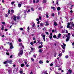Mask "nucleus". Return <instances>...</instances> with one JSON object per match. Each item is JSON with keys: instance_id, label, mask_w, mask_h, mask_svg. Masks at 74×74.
Here are the masks:
<instances>
[{"instance_id": "45", "label": "nucleus", "mask_w": 74, "mask_h": 74, "mask_svg": "<svg viewBox=\"0 0 74 74\" xmlns=\"http://www.w3.org/2000/svg\"><path fill=\"white\" fill-rule=\"evenodd\" d=\"M46 28L45 27H44L43 29V30H44V31L45 30H46Z\"/></svg>"}, {"instance_id": "62", "label": "nucleus", "mask_w": 74, "mask_h": 74, "mask_svg": "<svg viewBox=\"0 0 74 74\" xmlns=\"http://www.w3.org/2000/svg\"><path fill=\"white\" fill-rule=\"evenodd\" d=\"M32 26H33V27H34V26H35V24H34Z\"/></svg>"}, {"instance_id": "5", "label": "nucleus", "mask_w": 74, "mask_h": 74, "mask_svg": "<svg viewBox=\"0 0 74 74\" xmlns=\"http://www.w3.org/2000/svg\"><path fill=\"white\" fill-rule=\"evenodd\" d=\"M23 4L22 3V2H20L18 4V6L19 8L21 7V6H22V5Z\"/></svg>"}, {"instance_id": "53", "label": "nucleus", "mask_w": 74, "mask_h": 74, "mask_svg": "<svg viewBox=\"0 0 74 74\" xmlns=\"http://www.w3.org/2000/svg\"><path fill=\"white\" fill-rule=\"evenodd\" d=\"M46 18H49V16H48V14H46Z\"/></svg>"}, {"instance_id": "36", "label": "nucleus", "mask_w": 74, "mask_h": 74, "mask_svg": "<svg viewBox=\"0 0 74 74\" xmlns=\"http://www.w3.org/2000/svg\"><path fill=\"white\" fill-rule=\"evenodd\" d=\"M39 1H40V0H37L36 1V3H38Z\"/></svg>"}, {"instance_id": "52", "label": "nucleus", "mask_w": 74, "mask_h": 74, "mask_svg": "<svg viewBox=\"0 0 74 74\" xmlns=\"http://www.w3.org/2000/svg\"><path fill=\"white\" fill-rule=\"evenodd\" d=\"M30 12V9H29L27 11V12Z\"/></svg>"}, {"instance_id": "56", "label": "nucleus", "mask_w": 74, "mask_h": 74, "mask_svg": "<svg viewBox=\"0 0 74 74\" xmlns=\"http://www.w3.org/2000/svg\"><path fill=\"white\" fill-rule=\"evenodd\" d=\"M64 32H65L64 31H63V30L62 31V33H64Z\"/></svg>"}, {"instance_id": "35", "label": "nucleus", "mask_w": 74, "mask_h": 74, "mask_svg": "<svg viewBox=\"0 0 74 74\" xmlns=\"http://www.w3.org/2000/svg\"><path fill=\"white\" fill-rule=\"evenodd\" d=\"M5 17H8V15H7V14H5Z\"/></svg>"}, {"instance_id": "40", "label": "nucleus", "mask_w": 74, "mask_h": 74, "mask_svg": "<svg viewBox=\"0 0 74 74\" xmlns=\"http://www.w3.org/2000/svg\"><path fill=\"white\" fill-rule=\"evenodd\" d=\"M17 19H20V16H18L17 17Z\"/></svg>"}, {"instance_id": "8", "label": "nucleus", "mask_w": 74, "mask_h": 74, "mask_svg": "<svg viewBox=\"0 0 74 74\" xmlns=\"http://www.w3.org/2000/svg\"><path fill=\"white\" fill-rule=\"evenodd\" d=\"M70 23H68L67 25L66 26V27L68 28H70Z\"/></svg>"}, {"instance_id": "12", "label": "nucleus", "mask_w": 74, "mask_h": 74, "mask_svg": "<svg viewBox=\"0 0 74 74\" xmlns=\"http://www.w3.org/2000/svg\"><path fill=\"white\" fill-rule=\"evenodd\" d=\"M13 20L14 21H16V16H14Z\"/></svg>"}, {"instance_id": "22", "label": "nucleus", "mask_w": 74, "mask_h": 74, "mask_svg": "<svg viewBox=\"0 0 74 74\" xmlns=\"http://www.w3.org/2000/svg\"><path fill=\"white\" fill-rule=\"evenodd\" d=\"M39 63L40 64H42L43 63V62H42V61L41 60H40L39 61Z\"/></svg>"}, {"instance_id": "25", "label": "nucleus", "mask_w": 74, "mask_h": 74, "mask_svg": "<svg viewBox=\"0 0 74 74\" xmlns=\"http://www.w3.org/2000/svg\"><path fill=\"white\" fill-rule=\"evenodd\" d=\"M15 3V2L13 1V2H12L11 3V4H12V5H13Z\"/></svg>"}, {"instance_id": "29", "label": "nucleus", "mask_w": 74, "mask_h": 74, "mask_svg": "<svg viewBox=\"0 0 74 74\" xmlns=\"http://www.w3.org/2000/svg\"><path fill=\"white\" fill-rule=\"evenodd\" d=\"M42 48V47L41 46H39L38 47V49H40V48Z\"/></svg>"}, {"instance_id": "15", "label": "nucleus", "mask_w": 74, "mask_h": 74, "mask_svg": "<svg viewBox=\"0 0 74 74\" xmlns=\"http://www.w3.org/2000/svg\"><path fill=\"white\" fill-rule=\"evenodd\" d=\"M61 37V34H59L58 36V38H60Z\"/></svg>"}, {"instance_id": "14", "label": "nucleus", "mask_w": 74, "mask_h": 74, "mask_svg": "<svg viewBox=\"0 0 74 74\" xmlns=\"http://www.w3.org/2000/svg\"><path fill=\"white\" fill-rule=\"evenodd\" d=\"M68 71L70 74H71V73H72V71H71V70L69 69L68 70Z\"/></svg>"}, {"instance_id": "51", "label": "nucleus", "mask_w": 74, "mask_h": 74, "mask_svg": "<svg viewBox=\"0 0 74 74\" xmlns=\"http://www.w3.org/2000/svg\"><path fill=\"white\" fill-rule=\"evenodd\" d=\"M52 33H54L55 32V31L53 29L52 30Z\"/></svg>"}, {"instance_id": "61", "label": "nucleus", "mask_w": 74, "mask_h": 74, "mask_svg": "<svg viewBox=\"0 0 74 74\" xmlns=\"http://www.w3.org/2000/svg\"><path fill=\"white\" fill-rule=\"evenodd\" d=\"M44 74H48V73H47V71H45V72L44 73Z\"/></svg>"}, {"instance_id": "48", "label": "nucleus", "mask_w": 74, "mask_h": 74, "mask_svg": "<svg viewBox=\"0 0 74 74\" xmlns=\"http://www.w3.org/2000/svg\"><path fill=\"white\" fill-rule=\"evenodd\" d=\"M23 30V29L22 28H20V30L22 31Z\"/></svg>"}, {"instance_id": "46", "label": "nucleus", "mask_w": 74, "mask_h": 74, "mask_svg": "<svg viewBox=\"0 0 74 74\" xmlns=\"http://www.w3.org/2000/svg\"><path fill=\"white\" fill-rule=\"evenodd\" d=\"M39 18L40 19V20H41V16H39Z\"/></svg>"}, {"instance_id": "13", "label": "nucleus", "mask_w": 74, "mask_h": 74, "mask_svg": "<svg viewBox=\"0 0 74 74\" xmlns=\"http://www.w3.org/2000/svg\"><path fill=\"white\" fill-rule=\"evenodd\" d=\"M61 8H60V7H58L57 8V11H60V10H61Z\"/></svg>"}, {"instance_id": "47", "label": "nucleus", "mask_w": 74, "mask_h": 74, "mask_svg": "<svg viewBox=\"0 0 74 74\" xmlns=\"http://www.w3.org/2000/svg\"><path fill=\"white\" fill-rule=\"evenodd\" d=\"M49 38H50V39H52V36H49Z\"/></svg>"}, {"instance_id": "43", "label": "nucleus", "mask_w": 74, "mask_h": 74, "mask_svg": "<svg viewBox=\"0 0 74 74\" xmlns=\"http://www.w3.org/2000/svg\"><path fill=\"white\" fill-rule=\"evenodd\" d=\"M31 10L32 11H34V9L33 8H31Z\"/></svg>"}, {"instance_id": "26", "label": "nucleus", "mask_w": 74, "mask_h": 74, "mask_svg": "<svg viewBox=\"0 0 74 74\" xmlns=\"http://www.w3.org/2000/svg\"><path fill=\"white\" fill-rule=\"evenodd\" d=\"M56 2H57L56 3V4L57 5H59V3H58V1L57 0L56 1Z\"/></svg>"}, {"instance_id": "58", "label": "nucleus", "mask_w": 74, "mask_h": 74, "mask_svg": "<svg viewBox=\"0 0 74 74\" xmlns=\"http://www.w3.org/2000/svg\"><path fill=\"white\" fill-rule=\"evenodd\" d=\"M31 48L32 51H33V50H34V49H33V48H32V47H31Z\"/></svg>"}, {"instance_id": "50", "label": "nucleus", "mask_w": 74, "mask_h": 74, "mask_svg": "<svg viewBox=\"0 0 74 74\" xmlns=\"http://www.w3.org/2000/svg\"><path fill=\"white\" fill-rule=\"evenodd\" d=\"M2 24H3V25H5V22H2Z\"/></svg>"}, {"instance_id": "44", "label": "nucleus", "mask_w": 74, "mask_h": 74, "mask_svg": "<svg viewBox=\"0 0 74 74\" xmlns=\"http://www.w3.org/2000/svg\"><path fill=\"white\" fill-rule=\"evenodd\" d=\"M51 16H55V14L53 13L51 15Z\"/></svg>"}, {"instance_id": "18", "label": "nucleus", "mask_w": 74, "mask_h": 74, "mask_svg": "<svg viewBox=\"0 0 74 74\" xmlns=\"http://www.w3.org/2000/svg\"><path fill=\"white\" fill-rule=\"evenodd\" d=\"M19 73L20 74H22V73H23V70L21 69L19 71Z\"/></svg>"}, {"instance_id": "7", "label": "nucleus", "mask_w": 74, "mask_h": 74, "mask_svg": "<svg viewBox=\"0 0 74 74\" xmlns=\"http://www.w3.org/2000/svg\"><path fill=\"white\" fill-rule=\"evenodd\" d=\"M10 48L11 49H12L14 48V46L12 45V43H10Z\"/></svg>"}, {"instance_id": "16", "label": "nucleus", "mask_w": 74, "mask_h": 74, "mask_svg": "<svg viewBox=\"0 0 74 74\" xmlns=\"http://www.w3.org/2000/svg\"><path fill=\"white\" fill-rule=\"evenodd\" d=\"M43 25H44V24L42 23H40V26H41V27H42Z\"/></svg>"}, {"instance_id": "32", "label": "nucleus", "mask_w": 74, "mask_h": 74, "mask_svg": "<svg viewBox=\"0 0 74 74\" xmlns=\"http://www.w3.org/2000/svg\"><path fill=\"white\" fill-rule=\"evenodd\" d=\"M54 57H56V54H57L55 52V53H54Z\"/></svg>"}, {"instance_id": "11", "label": "nucleus", "mask_w": 74, "mask_h": 74, "mask_svg": "<svg viewBox=\"0 0 74 74\" xmlns=\"http://www.w3.org/2000/svg\"><path fill=\"white\" fill-rule=\"evenodd\" d=\"M8 72L9 73V74H12V71L10 70H9L8 71Z\"/></svg>"}, {"instance_id": "1", "label": "nucleus", "mask_w": 74, "mask_h": 74, "mask_svg": "<svg viewBox=\"0 0 74 74\" xmlns=\"http://www.w3.org/2000/svg\"><path fill=\"white\" fill-rule=\"evenodd\" d=\"M18 51H20V52L18 53V56H19L20 57H21L22 55L23 54V50H22V49H21L20 50H19Z\"/></svg>"}, {"instance_id": "23", "label": "nucleus", "mask_w": 74, "mask_h": 74, "mask_svg": "<svg viewBox=\"0 0 74 74\" xmlns=\"http://www.w3.org/2000/svg\"><path fill=\"white\" fill-rule=\"evenodd\" d=\"M1 30H4V25H2V27L1 28Z\"/></svg>"}, {"instance_id": "24", "label": "nucleus", "mask_w": 74, "mask_h": 74, "mask_svg": "<svg viewBox=\"0 0 74 74\" xmlns=\"http://www.w3.org/2000/svg\"><path fill=\"white\" fill-rule=\"evenodd\" d=\"M71 23L72 24V25H71L72 26H73V27H74V23L73 24V22H71Z\"/></svg>"}, {"instance_id": "9", "label": "nucleus", "mask_w": 74, "mask_h": 74, "mask_svg": "<svg viewBox=\"0 0 74 74\" xmlns=\"http://www.w3.org/2000/svg\"><path fill=\"white\" fill-rule=\"evenodd\" d=\"M60 53H59L58 56L59 57H60L62 56V53L61 51L60 52Z\"/></svg>"}, {"instance_id": "59", "label": "nucleus", "mask_w": 74, "mask_h": 74, "mask_svg": "<svg viewBox=\"0 0 74 74\" xmlns=\"http://www.w3.org/2000/svg\"><path fill=\"white\" fill-rule=\"evenodd\" d=\"M6 54L7 55H9V53H6Z\"/></svg>"}, {"instance_id": "42", "label": "nucleus", "mask_w": 74, "mask_h": 74, "mask_svg": "<svg viewBox=\"0 0 74 74\" xmlns=\"http://www.w3.org/2000/svg\"><path fill=\"white\" fill-rule=\"evenodd\" d=\"M19 46H22V43H21L19 44Z\"/></svg>"}, {"instance_id": "41", "label": "nucleus", "mask_w": 74, "mask_h": 74, "mask_svg": "<svg viewBox=\"0 0 74 74\" xmlns=\"http://www.w3.org/2000/svg\"><path fill=\"white\" fill-rule=\"evenodd\" d=\"M25 55L26 56H28V54L27 53H26L25 54Z\"/></svg>"}, {"instance_id": "19", "label": "nucleus", "mask_w": 74, "mask_h": 74, "mask_svg": "<svg viewBox=\"0 0 74 74\" xmlns=\"http://www.w3.org/2000/svg\"><path fill=\"white\" fill-rule=\"evenodd\" d=\"M54 25L55 26H57V25H58V24L56 23V22H54Z\"/></svg>"}, {"instance_id": "55", "label": "nucleus", "mask_w": 74, "mask_h": 74, "mask_svg": "<svg viewBox=\"0 0 74 74\" xmlns=\"http://www.w3.org/2000/svg\"><path fill=\"white\" fill-rule=\"evenodd\" d=\"M53 38H56V36H55V35H54L53 36Z\"/></svg>"}, {"instance_id": "31", "label": "nucleus", "mask_w": 74, "mask_h": 74, "mask_svg": "<svg viewBox=\"0 0 74 74\" xmlns=\"http://www.w3.org/2000/svg\"><path fill=\"white\" fill-rule=\"evenodd\" d=\"M70 29H71L72 30L73 29V27H72V26L71 25V27H70Z\"/></svg>"}, {"instance_id": "54", "label": "nucleus", "mask_w": 74, "mask_h": 74, "mask_svg": "<svg viewBox=\"0 0 74 74\" xmlns=\"http://www.w3.org/2000/svg\"><path fill=\"white\" fill-rule=\"evenodd\" d=\"M53 66V64L51 63L50 64V66L51 67H52Z\"/></svg>"}, {"instance_id": "4", "label": "nucleus", "mask_w": 74, "mask_h": 74, "mask_svg": "<svg viewBox=\"0 0 74 74\" xmlns=\"http://www.w3.org/2000/svg\"><path fill=\"white\" fill-rule=\"evenodd\" d=\"M41 36L43 38L44 41H45V35L43 33H42L41 35Z\"/></svg>"}, {"instance_id": "6", "label": "nucleus", "mask_w": 74, "mask_h": 74, "mask_svg": "<svg viewBox=\"0 0 74 74\" xmlns=\"http://www.w3.org/2000/svg\"><path fill=\"white\" fill-rule=\"evenodd\" d=\"M62 44L63 45H62L61 47H62V48H63V49H65V48H66V47H65L66 46V44H65L64 43H63Z\"/></svg>"}, {"instance_id": "34", "label": "nucleus", "mask_w": 74, "mask_h": 74, "mask_svg": "<svg viewBox=\"0 0 74 74\" xmlns=\"http://www.w3.org/2000/svg\"><path fill=\"white\" fill-rule=\"evenodd\" d=\"M64 32L66 33H68V31L66 30H64Z\"/></svg>"}, {"instance_id": "20", "label": "nucleus", "mask_w": 74, "mask_h": 74, "mask_svg": "<svg viewBox=\"0 0 74 74\" xmlns=\"http://www.w3.org/2000/svg\"><path fill=\"white\" fill-rule=\"evenodd\" d=\"M10 12H11V11L10 10H9L8 11V15H10Z\"/></svg>"}, {"instance_id": "27", "label": "nucleus", "mask_w": 74, "mask_h": 74, "mask_svg": "<svg viewBox=\"0 0 74 74\" xmlns=\"http://www.w3.org/2000/svg\"><path fill=\"white\" fill-rule=\"evenodd\" d=\"M11 12L12 13H14V10L12 9L11 10Z\"/></svg>"}, {"instance_id": "17", "label": "nucleus", "mask_w": 74, "mask_h": 74, "mask_svg": "<svg viewBox=\"0 0 74 74\" xmlns=\"http://www.w3.org/2000/svg\"><path fill=\"white\" fill-rule=\"evenodd\" d=\"M45 23L46 24H45V26H48V25H49V24L47 22V21H46L45 22Z\"/></svg>"}, {"instance_id": "28", "label": "nucleus", "mask_w": 74, "mask_h": 74, "mask_svg": "<svg viewBox=\"0 0 74 74\" xmlns=\"http://www.w3.org/2000/svg\"><path fill=\"white\" fill-rule=\"evenodd\" d=\"M25 66V64H21V67H23Z\"/></svg>"}, {"instance_id": "49", "label": "nucleus", "mask_w": 74, "mask_h": 74, "mask_svg": "<svg viewBox=\"0 0 74 74\" xmlns=\"http://www.w3.org/2000/svg\"><path fill=\"white\" fill-rule=\"evenodd\" d=\"M45 33H46V34L48 35V34H49V33H48V32H46Z\"/></svg>"}, {"instance_id": "38", "label": "nucleus", "mask_w": 74, "mask_h": 74, "mask_svg": "<svg viewBox=\"0 0 74 74\" xmlns=\"http://www.w3.org/2000/svg\"><path fill=\"white\" fill-rule=\"evenodd\" d=\"M22 41V40L21 39H19L18 40V41L19 42H21Z\"/></svg>"}, {"instance_id": "3", "label": "nucleus", "mask_w": 74, "mask_h": 74, "mask_svg": "<svg viewBox=\"0 0 74 74\" xmlns=\"http://www.w3.org/2000/svg\"><path fill=\"white\" fill-rule=\"evenodd\" d=\"M12 62V60H8L7 61L3 62V63L4 64H7L9 63L10 64H11Z\"/></svg>"}, {"instance_id": "21", "label": "nucleus", "mask_w": 74, "mask_h": 74, "mask_svg": "<svg viewBox=\"0 0 74 74\" xmlns=\"http://www.w3.org/2000/svg\"><path fill=\"white\" fill-rule=\"evenodd\" d=\"M47 2V0H43V3H45Z\"/></svg>"}, {"instance_id": "30", "label": "nucleus", "mask_w": 74, "mask_h": 74, "mask_svg": "<svg viewBox=\"0 0 74 74\" xmlns=\"http://www.w3.org/2000/svg\"><path fill=\"white\" fill-rule=\"evenodd\" d=\"M65 58L66 59H68V58H69V56L68 55H66L65 56Z\"/></svg>"}, {"instance_id": "63", "label": "nucleus", "mask_w": 74, "mask_h": 74, "mask_svg": "<svg viewBox=\"0 0 74 74\" xmlns=\"http://www.w3.org/2000/svg\"><path fill=\"white\" fill-rule=\"evenodd\" d=\"M24 63L25 64H27V62H25Z\"/></svg>"}, {"instance_id": "64", "label": "nucleus", "mask_w": 74, "mask_h": 74, "mask_svg": "<svg viewBox=\"0 0 74 74\" xmlns=\"http://www.w3.org/2000/svg\"><path fill=\"white\" fill-rule=\"evenodd\" d=\"M72 36H73V37H74V34H72Z\"/></svg>"}, {"instance_id": "10", "label": "nucleus", "mask_w": 74, "mask_h": 74, "mask_svg": "<svg viewBox=\"0 0 74 74\" xmlns=\"http://www.w3.org/2000/svg\"><path fill=\"white\" fill-rule=\"evenodd\" d=\"M51 9H53V10L54 11L56 10V8H55V7L51 6Z\"/></svg>"}, {"instance_id": "39", "label": "nucleus", "mask_w": 74, "mask_h": 74, "mask_svg": "<svg viewBox=\"0 0 74 74\" xmlns=\"http://www.w3.org/2000/svg\"><path fill=\"white\" fill-rule=\"evenodd\" d=\"M34 44L33 43V42H30V44L31 45H33Z\"/></svg>"}, {"instance_id": "37", "label": "nucleus", "mask_w": 74, "mask_h": 74, "mask_svg": "<svg viewBox=\"0 0 74 74\" xmlns=\"http://www.w3.org/2000/svg\"><path fill=\"white\" fill-rule=\"evenodd\" d=\"M31 59L32 60L33 62H34V59H33V58H31Z\"/></svg>"}, {"instance_id": "2", "label": "nucleus", "mask_w": 74, "mask_h": 74, "mask_svg": "<svg viewBox=\"0 0 74 74\" xmlns=\"http://www.w3.org/2000/svg\"><path fill=\"white\" fill-rule=\"evenodd\" d=\"M66 37L67 38L66 39V41L67 42L68 41H69V40H70V33H68V35H66Z\"/></svg>"}, {"instance_id": "33", "label": "nucleus", "mask_w": 74, "mask_h": 74, "mask_svg": "<svg viewBox=\"0 0 74 74\" xmlns=\"http://www.w3.org/2000/svg\"><path fill=\"white\" fill-rule=\"evenodd\" d=\"M39 52H40V53H41V52H42V49H40L39 50Z\"/></svg>"}, {"instance_id": "60", "label": "nucleus", "mask_w": 74, "mask_h": 74, "mask_svg": "<svg viewBox=\"0 0 74 74\" xmlns=\"http://www.w3.org/2000/svg\"><path fill=\"white\" fill-rule=\"evenodd\" d=\"M33 2L34 3H36V1L35 0H33Z\"/></svg>"}, {"instance_id": "57", "label": "nucleus", "mask_w": 74, "mask_h": 74, "mask_svg": "<svg viewBox=\"0 0 74 74\" xmlns=\"http://www.w3.org/2000/svg\"><path fill=\"white\" fill-rule=\"evenodd\" d=\"M36 21H39V18H37L36 19Z\"/></svg>"}]
</instances>
